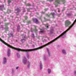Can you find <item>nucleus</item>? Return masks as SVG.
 I'll use <instances>...</instances> for the list:
<instances>
[{"label": "nucleus", "instance_id": "nucleus-22", "mask_svg": "<svg viewBox=\"0 0 76 76\" xmlns=\"http://www.w3.org/2000/svg\"><path fill=\"white\" fill-rule=\"evenodd\" d=\"M19 69V66H17L16 67V69Z\"/></svg>", "mask_w": 76, "mask_h": 76}, {"label": "nucleus", "instance_id": "nucleus-3", "mask_svg": "<svg viewBox=\"0 0 76 76\" xmlns=\"http://www.w3.org/2000/svg\"><path fill=\"white\" fill-rule=\"evenodd\" d=\"M10 55V49H8V50L7 52V56L8 57H9Z\"/></svg>", "mask_w": 76, "mask_h": 76}, {"label": "nucleus", "instance_id": "nucleus-27", "mask_svg": "<svg viewBox=\"0 0 76 76\" xmlns=\"http://www.w3.org/2000/svg\"><path fill=\"white\" fill-rule=\"evenodd\" d=\"M25 19H27V17H25Z\"/></svg>", "mask_w": 76, "mask_h": 76}, {"label": "nucleus", "instance_id": "nucleus-13", "mask_svg": "<svg viewBox=\"0 0 76 76\" xmlns=\"http://www.w3.org/2000/svg\"><path fill=\"white\" fill-rule=\"evenodd\" d=\"M56 2L58 4H60V1H59V0H56Z\"/></svg>", "mask_w": 76, "mask_h": 76}, {"label": "nucleus", "instance_id": "nucleus-6", "mask_svg": "<svg viewBox=\"0 0 76 76\" xmlns=\"http://www.w3.org/2000/svg\"><path fill=\"white\" fill-rule=\"evenodd\" d=\"M62 52L64 54H66V51L64 50L63 49L62 50Z\"/></svg>", "mask_w": 76, "mask_h": 76}, {"label": "nucleus", "instance_id": "nucleus-2", "mask_svg": "<svg viewBox=\"0 0 76 76\" xmlns=\"http://www.w3.org/2000/svg\"><path fill=\"white\" fill-rule=\"evenodd\" d=\"M23 63L24 64H26V63L27 62V60H26V58L25 57H24L23 59Z\"/></svg>", "mask_w": 76, "mask_h": 76}, {"label": "nucleus", "instance_id": "nucleus-17", "mask_svg": "<svg viewBox=\"0 0 76 76\" xmlns=\"http://www.w3.org/2000/svg\"><path fill=\"white\" fill-rule=\"evenodd\" d=\"M45 27H46L47 28H48V24H47L46 25H45Z\"/></svg>", "mask_w": 76, "mask_h": 76}, {"label": "nucleus", "instance_id": "nucleus-31", "mask_svg": "<svg viewBox=\"0 0 76 76\" xmlns=\"http://www.w3.org/2000/svg\"><path fill=\"white\" fill-rule=\"evenodd\" d=\"M31 22V21H29V22H28V23H30Z\"/></svg>", "mask_w": 76, "mask_h": 76}, {"label": "nucleus", "instance_id": "nucleus-14", "mask_svg": "<svg viewBox=\"0 0 76 76\" xmlns=\"http://www.w3.org/2000/svg\"><path fill=\"white\" fill-rule=\"evenodd\" d=\"M43 58L44 60H46V58H46V56H44L43 57Z\"/></svg>", "mask_w": 76, "mask_h": 76}, {"label": "nucleus", "instance_id": "nucleus-1", "mask_svg": "<svg viewBox=\"0 0 76 76\" xmlns=\"http://www.w3.org/2000/svg\"><path fill=\"white\" fill-rule=\"evenodd\" d=\"M70 24V22L69 20H66L65 22V25L66 27L68 26Z\"/></svg>", "mask_w": 76, "mask_h": 76}, {"label": "nucleus", "instance_id": "nucleus-28", "mask_svg": "<svg viewBox=\"0 0 76 76\" xmlns=\"http://www.w3.org/2000/svg\"><path fill=\"white\" fill-rule=\"evenodd\" d=\"M52 1H53V0H50V2H51Z\"/></svg>", "mask_w": 76, "mask_h": 76}, {"label": "nucleus", "instance_id": "nucleus-7", "mask_svg": "<svg viewBox=\"0 0 76 76\" xmlns=\"http://www.w3.org/2000/svg\"><path fill=\"white\" fill-rule=\"evenodd\" d=\"M46 50L48 51V53L49 55V57H50V52H49V50L47 48H46Z\"/></svg>", "mask_w": 76, "mask_h": 76}, {"label": "nucleus", "instance_id": "nucleus-23", "mask_svg": "<svg viewBox=\"0 0 76 76\" xmlns=\"http://www.w3.org/2000/svg\"><path fill=\"white\" fill-rule=\"evenodd\" d=\"M32 37H34V34H32Z\"/></svg>", "mask_w": 76, "mask_h": 76}, {"label": "nucleus", "instance_id": "nucleus-9", "mask_svg": "<svg viewBox=\"0 0 76 76\" xmlns=\"http://www.w3.org/2000/svg\"><path fill=\"white\" fill-rule=\"evenodd\" d=\"M44 29H41V31H40L39 33L41 34V33H44Z\"/></svg>", "mask_w": 76, "mask_h": 76}, {"label": "nucleus", "instance_id": "nucleus-30", "mask_svg": "<svg viewBox=\"0 0 76 76\" xmlns=\"http://www.w3.org/2000/svg\"><path fill=\"white\" fill-rule=\"evenodd\" d=\"M33 46L34 47H35V46L34 45H33Z\"/></svg>", "mask_w": 76, "mask_h": 76}, {"label": "nucleus", "instance_id": "nucleus-35", "mask_svg": "<svg viewBox=\"0 0 76 76\" xmlns=\"http://www.w3.org/2000/svg\"><path fill=\"white\" fill-rule=\"evenodd\" d=\"M36 31H37V30H36Z\"/></svg>", "mask_w": 76, "mask_h": 76}, {"label": "nucleus", "instance_id": "nucleus-8", "mask_svg": "<svg viewBox=\"0 0 76 76\" xmlns=\"http://www.w3.org/2000/svg\"><path fill=\"white\" fill-rule=\"evenodd\" d=\"M17 12V13H18V12H20V10L19 9H17L15 10V12Z\"/></svg>", "mask_w": 76, "mask_h": 76}, {"label": "nucleus", "instance_id": "nucleus-33", "mask_svg": "<svg viewBox=\"0 0 76 76\" xmlns=\"http://www.w3.org/2000/svg\"><path fill=\"white\" fill-rule=\"evenodd\" d=\"M3 7H4V5H3Z\"/></svg>", "mask_w": 76, "mask_h": 76}, {"label": "nucleus", "instance_id": "nucleus-26", "mask_svg": "<svg viewBox=\"0 0 76 76\" xmlns=\"http://www.w3.org/2000/svg\"><path fill=\"white\" fill-rule=\"evenodd\" d=\"M53 31H51L50 32V34H52V33H53Z\"/></svg>", "mask_w": 76, "mask_h": 76}, {"label": "nucleus", "instance_id": "nucleus-24", "mask_svg": "<svg viewBox=\"0 0 76 76\" xmlns=\"http://www.w3.org/2000/svg\"><path fill=\"white\" fill-rule=\"evenodd\" d=\"M74 74L75 75H76V71H75L74 72Z\"/></svg>", "mask_w": 76, "mask_h": 76}, {"label": "nucleus", "instance_id": "nucleus-19", "mask_svg": "<svg viewBox=\"0 0 76 76\" xmlns=\"http://www.w3.org/2000/svg\"><path fill=\"white\" fill-rule=\"evenodd\" d=\"M30 67V65L29 64L28 66H27V67L28 68H29V67Z\"/></svg>", "mask_w": 76, "mask_h": 76}, {"label": "nucleus", "instance_id": "nucleus-12", "mask_svg": "<svg viewBox=\"0 0 76 76\" xmlns=\"http://www.w3.org/2000/svg\"><path fill=\"white\" fill-rule=\"evenodd\" d=\"M12 73L13 74L15 73V71L13 70V69H12Z\"/></svg>", "mask_w": 76, "mask_h": 76}, {"label": "nucleus", "instance_id": "nucleus-25", "mask_svg": "<svg viewBox=\"0 0 76 76\" xmlns=\"http://www.w3.org/2000/svg\"><path fill=\"white\" fill-rule=\"evenodd\" d=\"M28 6H31V4H28Z\"/></svg>", "mask_w": 76, "mask_h": 76}, {"label": "nucleus", "instance_id": "nucleus-16", "mask_svg": "<svg viewBox=\"0 0 76 76\" xmlns=\"http://www.w3.org/2000/svg\"><path fill=\"white\" fill-rule=\"evenodd\" d=\"M51 14L52 15H53V16H54L55 15V14L53 12L51 13Z\"/></svg>", "mask_w": 76, "mask_h": 76}, {"label": "nucleus", "instance_id": "nucleus-20", "mask_svg": "<svg viewBox=\"0 0 76 76\" xmlns=\"http://www.w3.org/2000/svg\"><path fill=\"white\" fill-rule=\"evenodd\" d=\"M29 55H28V54H27V58H29Z\"/></svg>", "mask_w": 76, "mask_h": 76}, {"label": "nucleus", "instance_id": "nucleus-32", "mask_svg": "<svg viewBox=\"0 0 76 76\" xmlns=\"http://www.w3.org/2000/svg\"><path fill=\"white\" fill-rule=\"evenodd\" d=\"M24 39H25V37H24Z\"/></svg>", "mask_w": 76, "mask_h": 76}, {"label": "nucleus", "instance_id": "nucleus-15", "mask_svg": "<svg viewBox=\"0 0 76 76\" xmlns=\"http://www.w3.org/2000/svg\"><path fill=\"white\" fill-rule=\"evenodd\" d=\"M48 72L49 73H51V70L50 69H48Z\"/></svg>", "mask_w": 76, "mask_h": 76}, {"label": "nucleus", "instance_id": "nucleus-21", "mask_svg": "<svg viewBox=\"0 0 76 76\" xmlns=\"http://www.w3.org/2000/svg\"><path fill=\"white\" fill-rule=\"evenodd\" d=\"M8 4H9V3H10V2H11V1H10V0H9L8 1Z\"/></svg>", "mask_w": 76, "mask_h": 76}, {"label": "nucleus", "instance_id": "nucleus-18", "mask_svg": "<svg viewBox=\"0 0 76 76\" xmlns=\"http://www.w3.org/2000/svg\"><path fill=\"white\" fill-rule=\"evenodd\" d=\"M21 42H23V41H25V40L24 39H23H23H21Z\"/></svg>", "mask_w": 76, "mask_h": 76}, {"label": "nucleus", "instance_id": "nucleus-34", "mask_svg": "<svg viewBox=\"0 0 76 76\" xmlns=\"http://www.w3.org/2000/svg\"><path fill=\"white\" fill-rule=\"evenodd\" d=\"M63 0V1H64V0Z\"/></svg>", "mask_w": 76, "mask_h": 76}, {"label": "nucleus", "instance_id": "nucleus-10", "mask_svg": "<svg viewBox=\"0 0 76 76\" xmlns=\"http://www.w3.org/2000/svg\"><path fill=\"white\" fill-rule=\"evenodd\" d=\"M42 64L40 63V69H42Z\"/></svg>", "mask_w": 76, "mask_h": 76}, {"label": "nucleus", "instance_id": "nucleus-11", "mask_svg": "<svg viewBox=\"0 0 76 76\" xmlns=\"http://www.w3.org/2000/svg\"><path fill=\"white\" fill-rule=\"evenodd\" d=\"M17 56L18 57H20V55L18 53H17Z\"/></svg>", "mask_w": 76, "mask_h": 76}, {"label": "nucleus", "instance_id": "nucleus-5", "mask_svg": "<svg viewBox=\"0 0 76 76\" xmlns=\"http://www.w3.org/2000/svg\"><path fill=\"white\" fill-rule=\"evenodd\" d=\"M33 22H35L36 23H39V22H38V20H37V19L35 18V19H33Z\"/></svg>", "mask_w": 76, "mask_h": 76}, {"label": "nucleus", "instance_id": "nucleus-4", "mask_svg": "<svg viewBox=\"0 0 76 76\" xmlns=\"http://www.w3.org/2000/svg\"><path fill=\"white\" fill-rule=\"evenodd\" d=\"M7 59L5 57H4L3 58V64H4L7 62Z\"/></svg>", "mask_w": 76, "mask_h": 76}, {"label": "nucleus", "instance_id": "nucleus-29", "mask_svg": "<svg viewBox=\"0 0 76 76\" xmlns=\"http://www.w3.org/2000/svg\"><path fill=\"white\" fill-rule=\"evenodd\" d=\"M58 12H60V11H59V9H58Z\"/></svg>", "mask_w": 76, "mask_h": 76}]
</instances>
